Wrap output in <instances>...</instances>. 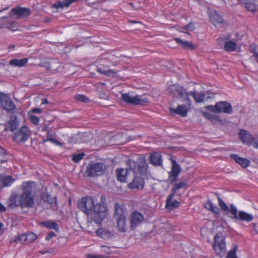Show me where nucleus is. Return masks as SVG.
Segmentation results:
<instances>
[{
	"mask_svg": "<svg viewBox=\"0 0 258 258\" xmlns=\"http://www.w3.org/2000/svg\"><path fill=\"white\" fill-rule=\"evenodd\" d=\"M34 182L24 181L21 186L23 192L19 196L17 193L12 194L6 204L10 209L20 207L22 208H31L34 206V197L32 196V185Z\"/></svg>",
	"mask_w": 258,
	"mask_h": 258,
	"instance_id": "f257e3e1",
	"label": "nucleus"
},
{
	"mask_svg": "<svg viewBox=\"0 0 258 258\" xmlns=\"http://www.w3.org/2000/svg\"><path fill=\"white\" fill-rule=\"evenodd\" d=\"M78 208L87 216L91 215V219L96 223H100L105 216V207L99 203L95 204L92 197H83L78 202Z\"/></svg>",
	"mask_w": 258,
	"mask_h": 258,
	"instance_id": "f03ea898",
	"label": "nucleus"
},
{
	"mask_svg": "<svg viewBox=\"0 0 258 258\" xmlns=\"http://www.w3.org/2000/svg\"><path fill=\"white\" fill-rule=\"evenodd\" d=\"M128 168L126 169L117 168L116 170L117 180L121 182H126L129 174L139 172L141 175H146L147 173L148 164L145 160L135 162L132 160L127 161Z\"/></svg>",
	"mask_w": 258,
	"mask_h": 258,
	"instance_id": "7ed1b4c3",
	"label": "nucleus"
},
{
	"mask_svg": "<svg viewBox=\"0 0 258 258\" xmlns=\"http://www.w3.org/2000/svg\"><path fill=\"white\" fill-rule=\"evenodd\" d=\"M218 202L221 210L235 221H241L250 222L253 219V217L251 214L244 211H238L233 204H231L229 207L219 197H218Z\"/></svg>",
	"mask_w": 258,
	"mask_h": 258,
	"instance_id": "20e7f679",
	"label": "nucleus"
},
{
	"mask_svg": "<svg viewBox=\"0 0 258 258\" xmlns=\"http://www.w3.org/2000/svg\"><path fill=\"white\" fill-rule=\"evenodd\" d=\"M120 99L122 101L130 105H146L149 103V100L146 97H143L141 96L137 95L132 96L130 93H122Z\"/></svg>",
	"mask_w": 258,
	"mask_h": 258,
	"instance_id": "39448f33",
	"label": "nucleus"
},
{
	"mask_svg": "<svg viewBox=\"0 0 258 258\" xmlns=\"http://www.w3.org/2000/svg\"><path fill=\"white\" fill-rule=\"evenodd\" d=\"M205 108L216 113L231 114L232 112V107L231 104L225 101L218 102L215 105H207L205 107Z\"/></svg>",
	"mask_w": 258,
	"mask_h": 258,
	"instance_id": "423d86ee",
	"label": "nucleus"
},
{
	"mask_svg": "<svg viewBox=\"0 0 258 258\" xmlns=\"http://www.w3.org/2000/svg\"><path fill=\"white\" fill-rule=\"evenodd\" d=\"M105 165L102 163L89 164L86 169V173L89 177H97L104 174Z\"/></svg>",
	"mask_w": 258,
	"mask_h": 258,
	"instance_id": "0eeeda50",
	"label": "nucleus"
},
{
	"mask_svg": "<svg viewBox=\"0 0 258 258\" xmlns=\"http://www.w3.org/2000/svg\"><path fill=\"white\" fill-rule=\"evenodd\" d=\"M213 249L217 255L223 256L226 252V246L223 237L216 235L214 237Z\"/></svg>",
	"mask_w": 258,
	"mask_h": 258,
	"instance_id": "6e6552de",
	"label": "nucleus"
},
{
	"mask_svg": "<svg viewBox=\"0 0 258 258\" xmlns=\"http://www.w3.org/2000/svg\"><path fill=\"white\" fill-rule=\"evenodd\" d=\"M168 91L174 96H177L179 97H184L186 100L189 102V105H190V101L189 98V93L186 91L182 86L178 85H172L168 88Z\"/></svg>",
	"mask_w": 258,
	"mask_h": 258,
	"instance_id": "1a4fd4ad",
	"label": "nucleus"
},
{
	"mask_svg": "<svg viewBox=\"0 0 258 258\" xmlns=\"http://www.w3.org/2000/svg\"><path fill=\"white\" fill-rule=\"evenodd\" d=\"M30 132L29 129L26 125H23L15 133L13 136V139L17 143L25 142L28 140L30 137Z\"/></svg>",
	"mask_w": 258,
	"mask_h": 258,
	"instance_id": "9d476101",
	"label": "nucleus"
},
{
	"mask_svg": "<svg viewBox=\"0 0 258 258\" xmlns=\"http://www.w3.org/2000/svg\"><path fill=\"white\" fill-rule=\"evenodd\" d=\"M171 171L168 172V179L170 181V184H173L177 181L181 171V168L180 165L174 160H171Z\"/></svg>",
	"mask_w": 258,
	"mask_h": 258,
	"instance_id": "9b49d317",
	"label": "nucleus"
},
{
	"mask_svg": "<svg viewBox=\"0 0 258 258\" xmlns=\"http://www.w3.org/2000/svg\"><path fill=\"white\" fill-rule=\"evenodd\" d=\"M133 173L134 174V179L132 182L128 184V187L132 189H142L145 185V181L142 177L143 175H141L138 172Z\"/></svg>",
	"mask_w": 258,
	"mask_h": 258,
	"instance_id": "f8f14e48",
	"label": "nucleus"
},
{
	"mask_svg": "<svg viewBox=\"0 0 258 258\" xmlns=\"http://www.w3.org/2000/svg\"><path fill=\"white\" fill-rule=\"evenodd\" d=\"M144 220L143 215L137 211H134L131 214L130 219L131 228L135 229Z\"/></svg>",
	"mask_w": 258,
	"mask_h": 258,
	"instance_id": "ddd939ff",
	"label": "nucleus"
},
{
	"mask_svg": "<svg viewBox=\"0 0 258 258\" xmlns=\"http://www.w3.org/2000/svg\"><path fill=\"white\" fill-rule=\"evenodd\" d=\"M239 4L249 12H258V0H238Z\"/></svg>",
	"mask_w": 258,
	"mask_h": 258,
	"instance_id": "4468645a",
	"label": "nucleus"
},
{
	"mask_svg": "<svg viewBox=\"0 0 258 258\" xmlns=\"http://www.w3.org/2000/svg\"><path fill=\"white\" fill-rule=\"evenodd\" d=\"M239 137L241 141L247 145H252L255 141V138L251 134L243 129L240 130Z\"/></svg>",
	"mask_w": 258,
	"mask_h": 258,
	"instance_id": "2eb2a0df",
	"label": "nucleus"
},
{
	"mask_svg": "<svg viewBox=\"0 0 258 258\" xmlns=\"http://www.w3.org/2000/svg\"><path fill=\"white\" fill-rule=\"evenodd\" d=\"M37 236L33 232L21 234L19 236V241L23 244H28L34 241Z\"/></svg>",
	"mask_w": 258,
	"mask_h": 258,
	"instance_id": "dca6fc26",
	"label": "nucleus"
},
{
	"mask_svg": "<svg viewBox=\"0 0 258 258\" xmlns=\"http://www.w3.org/2000/svg\"><path fill=\"white\" fill-rule=\"evenodd\" d=\"M56 137V133L53 130L50 129L47 132V138L43 139L42 141V144H44L47 142H50L56 146H61V143L57 140L54 139Z\"/></svg>",
	"mask_w": 258,
	"mask_h": 258,
	"instance_id": "f3484780",
	"label": "nucleus"
},
{
	"mask_svg": "<svg viewBox=\"0 0 258 258\" xmlns=\"http://www.w3.org/2000/svg\"><path fill=\"white\" fill-rule=\"evenodd\" d=\"M230 157L232 159L234 160L237 164H239L243 168L247 167L250 165V161L247 158L240 157L235 154H231Z\"/></svg>",
	"mask_w": 258,
	"mask_h": 258,
	"instance_id": "a211bd4d",
	"label": "nucleus"
},
{
	"mask_svg": "<svg viewBox=\"0 0 258 258\" xmlns=\"http://www.w3.org/2000/svg\"><path fill=\"white\" fill-rule=\"evenodd\" d=\"M11 12L19 18L27 17L31 14V11L29 8L23 7L13 8Z\"/></svg>",
	"mask_w": 258,
	"mask_h": 258,
	"instance_id": "6ab92c4d",
	"label": "nucleus"
},
{
	"mask_svg": "<svg viewBox=\"0 0 258 258\" xmlns=\"http://www.w3.org/2000/svg\"><path fill=\"white\" fill-rule=\"evenodd\" d=\"M174 195L170 194L167 197L165 202V208L167 209L172 210L175 208H178L180 205V203L177 200L172 201Z\"/></svg>",
	"mask_w": 258,
	"mask_h": 258,
	"instance_id": "aec40b11",
	"label": "nucleus"
},
{
	"mask_svg": "<svg viewBox=\"0 0 258 258\" xmlns=\"http://www.w3.org/2000/svg\"><path fill=\"white\" fill-rule=\"evenodd\" d=\"M209 20L214 25L221 24L223 22L222 17L216 11H212L209 15Z\"/></svg>",
	"mask_w": 258,
	"mask_h": 258,
	"instance_id": "412c9836",
	"label": "nucleus"
},
{
	"mask_svg": "<svg viewBox=\"0 0 258 258\" xmlns=\"http://www.w3.org/2000/svg\"><path fill=\"white\" fill-rule=\"evenodd\" d=\"M171 113L176 114L182 117L186 115L187 113V109L185 105H179L176 108H169Z\"/></svg>",
	"mask_w": 258,
	"mask_h": 258,
	"instance_id": "4be33fe9",
	"label": "nucleus"
},
{
	"mask_svg": "<svg viewBox=\"0 0 258 258\" xmlns=\"http://www.w3.org/2000/svg\"><path fill=\"white\" fill-rule=\"evenodd\" d=\"M96 235L100 238L105 239H111L114 236L113 234L108 230L99 228L96 231Z\"/></svg>",
	"mask_w": 258,
	"mask_h": 258,
	"instance_id": "5701e85b",
	"label": "nucleus"
},
{
	"mask_svg": "<svg viewBox=\"0 0 258 258\" xmlns=\"http://www.w3.org/2000/svg\"><path fill=\"white\" fill-rule=\"evenodd\" d=\"M126 209L123 205L116 203L114 206V217L119 218L125 217Z\"/></svg>",
	"mask_w": 258,
	"mask_h": 258,
	"instance_id": "b1692460",
	"label": "nucleus"
},
{
	"mask_svg": "<svg viewBox=\"0 0 258 258\" xmlns=\"http://www.w3.org/2000/svg\"><path fill=\"white\" fill-rule=\"evenodd\" d=\"M150 162L155 166H160L162 164V155L160 153L155 152L150 156Z\"/></svg>",
	"mask_w": 258,
	"mask_h": 258,
	"instance_id": "393cba45",
	"label": "nucleus"
},
{
	"mask_svg": "<svg viewBox=\"0 0 258 258\" xmlns=\"http://www.w3.org/2000/svg\"><path fill=\"white\" fill-rule=\"evenodd\" d=\"M4 108L8 111L14 112L16 109V105L14 102L9 98L6 97L2 102Z\"/></svg>",
	"mask_w": 258,
	"mask_h": 258,
	"instance_id": "a878e982",
	"label": "nucleus"
},
{
	"mask_svg": "<svg viewBox=\"0 0 258 258\" xmlns=\"http://www.w3.org/2000/svg\"><path fill=\"white\" fill-rule=\"evenodd\" d=\"M15 181V179L10 175H0V182L3 187L11 186Z\"/></svg>",
	"mask_w": 258,
	"mask_h": 258,
	"instance_id": "bb28decb",
	"label": "nucleus"
},
{
	"mask_svg": "<svg viewBox=\"0 0 258 258\" xmlns=\"http://www.w3.org/2000/svg\"><path fill=\"white\" fill-rule=\"evenodd\" d=\"M205 208L212 212L215 216H219L220 214L219 209L214 205L211 201L208 200L205 204Z\"/></svg>",
	"mask_w": 258,
	"mask_h": 258,
	"instance_id": "cd10ccee",
	"label": "nucleus"
},
{
	"mask_svg": "<svg viewBox=\"0 0 258 258\" xmlns=\"http://www.w3.org/2000/svg\"><path fill=\"white\" fill-rule=\"evenodd\" d=\"M126 217H122L117 218V227L118 231L121 232H124L126 231L127 227L126 225Z\"/></svg>",
	"mask_w": 258,
	"mask_h": 258,
	"instance_id": "c85d7f7f",
	"label": "nucleus"
},
{
	"mask_svg": "<svg viewBox=\"0 0 258 258\" xmlns=\"http://www.w3.org/2000/svg\"><path fill=\"white\" fill-rule=\"evenodd\" d=\"M203 115L206 118L210 120L213 123L216 124L222 122V119L219 116L211 114V113L204 112Z\"/></svg>",
	"mask_w": 258,
	"mask_h": 258,
	"instance_id": "c756f323",
	"label": "nucleus"
},
{
	"mask_svg": "<svg viewBox=\"0 0 258 258\" xmlns=\"http://www.w3.org/2000/svg\"><path fill=\"white\" fill-rule=\"evenodd\" d=\"M174 39L177 44H180L183 48L194 50L196 48L195 46L190 42L182 40L179 38H175Z\"/></svg>",
	"mask_w": 258,
	"mask_h": 258,
	"instance_id": "7c9ffc66",
	"label": "nucleus"
},
{
	"mask_svg": "<svg viewBox=\"0 0 258 258\" xmlns=\"http://www.w3.org/2000/svg\"><path fill=\"white\" fill-rule=\"evenodd\" d=\"M189 96H191L195 101L197 103H200L204 101L205 98V95L204 93L202 92H198L196 93L195 91H191L189 93Z\"/></svg>",
	"mask_w": 258,
	"mask_h": 258,
	"instance_id": "2f4dec72",
	"label": "nucleus"
},
{
	"mask_svg": "<svg viewBox=\"0 0 258 258\" xmlns=\"http://www.w3.org/2000/svg\"><path fill=\"white\" fill-rule=\"evenodd\" d=\"M41 225L47 228L50 229H54L56 231H58L59 229V227L58 224L53 221H46L41 223Z\"/></svg>",
	"mask_w": 258,
	"mask_h": 258,
	"instance_id": "473e14b6",
	"label": "nucleus"
},
{
	"mask_svg": "<svg viewBox=\"0 0 258 258\" xmlns=\"http://www.w3.org/2000/svg\"><path fill=\"white\" fill-rule=\"evenodd\" d=\"M237 44L235 42L229 40L225 42L224 45V49L227 52H231L236 50Z\"/></svg>",
	"mask_w": 258,
	"mask_h": 258,
	"instance_id": "72a5a7b5",
	"label": "nucleus"
},
{
	"mask_svg": "<svg viewBox=\"0 0 258 258\" xmlns=\"http://www.w3.org/2000/svg\"><path fill=\"white\" fill-rule=\"evenodd\" d=\"M28 61V59L27 58H24L21 59H13L10 60V63L12 66L22 67L25 66Z\"/></svg>",
	"mask_w": 258,
	"mask_h": 258,
	"instance_id": "f704fd0d",
	"label": "nucleus"
},
{
	"mask_svg": "<svg viewBox=\"0 0 258 258\" xmlns=\"http://www.w3.org/2000/svg\"><path fill=\"white\" fill-rule=\"evenodd\" d=\"M78 0H64L62 2H58L53 5L57 9L68 7L71 4L77 2Z\"/></svg>",
	"mask_w": 258,
	"mask_h": 258,
	"instance_id": "c9c22d12",
	"label": "nucleus"
},
{
	"mask_svg": "<svg viewBox=\"0 0 258 258\" xmlns=\"http://www.w3.org/2000/svg\"><path fill=\"white\" fill-rule=\"evenodd\" d=\"M186 186V183L185 181H182L178 183H175L173 184L171 188V194L175 195L176 192L181 188H185Z\"/></svg>",
	"mask_w": 258,
	"mask_h": 258,
	"instance_id": "e433bc0d",
	"label": "nucleus"
},
{
	"mask_svg": "<svg viewBox=\"0 0 258 258\" xmlns=\"http://www.w3.org/2000/svg\"><path fill=\"white\" fill-rule=\"evenodd\" d=\"M10 129L12 131L16 130L18 126L19 122L16 116H12L9 121Z\"/></svg>",
	"mask_w": 258,
	"mask_h": 258,
	"instance_id": "4c0bfd02",
	"label": "nucleus"
},
{
	"mask_svg": "<svg viewBox=\"0 0 258 258\" xmlns=\"http://www.w3.org/2000/svg\"><path fill=\"white\" fill-rule=\"evenodd\" d=\"M85 154L84 153H79L76 155H75L73 157V161L76 163L79 162L81 161L84 157Z\"/></svg>",
	"mask_w": 258,
	"mask_h": 258,
	"instance_id": "58836bf2",
	"label": "nucleus"
},
{
	"mask_svg": "<svg viewBox=\"0 0 258 258\" xmlns=\"http://www.w3.org/2000/svg\"><path fill=\"white\" fill-rule=\"evenodd\" d=\"M29 119L32 123L35 125H37L40 122V118L39 117L35 115H31L29 116Z\"/></svg>",
	"mask_w": 258,
	"mask_h": 258,
	"instance_id": "ea45409f",
	"label": "nucleus"
},
{
	"mask_svg": "<svg viewBox=\"0 0 258 258\" xmlns=\"http://www.w3.org/2000/svg\"><path fill=\"white\" fill-rule=\"evenodd\" d=\"M76 99L79 101L82 102H87L88 101L89 99L84 95H77L76 96Z\"/></svg>",
	"mask_w": 258,
	"mask_h": 258,
	"instance_id": "a19ab883",
	"label": "nucleus"
},
{
	"mask_svg": "<svg viewBox=\"0 0 258 258\" xmlns=\"http://www.w3.org/2000/svg\"><path fill=\"white\" fill-rule=\"evenodd\" d=\"M236 248H234L230 250L227 253V258H236Z\"/></svg>",
	"mask_w": 258,
	"mask_h": 258,
	"instance_id": "79ce46f5",
	"label": "nucleus"
},
{
	"mask_svg": "<svg viewBox=\"0 0 258 258\" xmlns=\"http://www.w3.org/2000/svg\"><path fill=\"white\" fill-rule=\"evenodd\" d=\"M47 202L50 204L51 206H53V205L56 206V197H54L53 198H51V196H49V198H48V200H47Z\"/></svg>",
	"mask_w": 258,
	"mask_h": 258,
	"instance_id": "37998d69",
	"label": "nucleus"
},
{
	"mask_svg": "<svg viewBox=\"0 0 258 258\" xmlns=\"http://www.w3.org/2000/svg\"><path fill=\"white\" fill-rule=\"evenodd\" d=\"M194 29V24L192 23H189L187 25L183 27V29L185 30H193Z\"/></svg>",
	"mask_w": 258,
	"mask_h": 258,
	"instance_id": "c03bdc74",
	"label": "nucleus"
},
{
	"mask_svg": "<svg viewBox=\"0 0 258 258\" xmlns=\"http://www.w3.org/2000/svg\"><path fill=\"white\" fill-rule=\"evenodd\" d=\"M56 236V234L53 232L51 231L49 232L46 237V240L49 241L52 237Z\"/></svg>",
	"mask_w": 258,
	"mask_h": 258,
	"instance_id": "a18cd8bd",
	"label": "nucleus"
},
{
	"mask_svg": "<svg viewBox=\"0 0 258 258\" xmlns=\"http://www.w3.org/2000/svg\"><path fill=\"white\" fill-rule=\"evenodd\" d=\"M49 196L50 195L48 193L44 192L41 195V199L45 202H47V200L49 198Z\"/></svg>",
	"mask_w": 258,
	"mask_h": 258,
	"instance_id": "49530a36",
	"label": "nucleus"
},
{
	"mask_svg": "<svg viewBox=\"0 0 258 258\" xmlns=\"http://www.w3.org/2000/svg\"><path fill=\"white\" fill-rule=\"evenodd\" d=\"M103 73L107 76H110L115 74V72H114L112 70L110 69L107 71H104Z\"/></svg>",
	"mask_w": 258,
	"mask_h": 258,
	"instance_id": "de8ad7c7",
	"label": "nucleus"
},
{
	"mask_svg": "<svg viewBox=\"0 0 258 258\" xmlns=\"http://www.w3.org/2000/svg\"><path fill=\"white\" fill-rule=\"evenodd\" d=\"M41 109L39 108H33L31 110L32 113H40L41 112Z\"/></svg>",
	"mask_w": 258,
	"mask_h": 258,
	"instance_id": "09e8293b",
	"label": "nucleus"
},
{
	"mask_svg": "<svg viewBox=\"0 0 258 258\" xmlns=\"http://www.w3.org/2000/svg\"><path fill=\"white\" fill-rule=\"evenodd\" d=\"M101 248H102V250L104 252H105L107 253H110V248L109 247L105 246V245H102L101 246Z\"/></svg>",
	"mask_w": 258,
	"mask_h": 258,
	"instance_id": "8fccbe9b",
	"label": "nucleus"
},
{
	"mask_svg": "<svg viewBox=\"0 0 258 258\" xmlns=\"http://www.w3.org/2000/svg\"><path fill=\"white\" fill-rule=\"evenodd\" d=\"M87 258H107V257H105L96 255H94V254H91L87 255Z\"/></svg>",
	"mask_w": 258,
	"mask_h": 258,
	"instance_id": "3c124183",
	"label": "nucleus"
},
{
	"mask_svg": "<svg viewBox=\"0 0 258 258\" xmlns=\"http://www.w3.org/2000/svg\"><path fill=\"white\" fill-rule=\"evenodd\" d=\"M7 210L6 207L0 202V212H4Z\"/></svg>",
	"mask_w": 258,
	"mask_h": 258,
	"instance_id": "603ef678",
	"label": "nucleus"
},
{
	"mask_svg": "<svg viewBox=\"0 0 258 258\" xmlns=\"http://www.w3.org/2000/svg\"><path fill=\"white\" fill-rule=\"evenodd\" d=\"M41 130L42 132H45V131L47 132V131L48 130V126L46 124H44V125H42V126L41 127Z\"/></svg>",
	"mask_w": 258,
	"mask_h": 258,
	"instance_id": "864d4df0",
	"label": "nucleus"
},
{
	"mask_svg": "<svg viewBox=\"0 0 258 258\" xmlns=\"http://www.w3.org/2000/svg\"><path fill=\"white\" fill-rule=\"evenodd\" d=\"M0 154H1V155L6 154L5 150L4 148H2L1 146H0Z\"/></svg>",
	"mask_w": 258,
	"mask_h": 258,
	"instance_id": "5fc2aeb1",
	"label": "nucleus"
},
{
	"mask_svg": "<svg viewBox=\"0 0 258 258\" xmlns=\"http://www.w3.org/2000/svg\"><path fill=\"white\" fill-rule=\"evenodd\" d=\"M3 226H4L3 224L0 222V236L3 234L2 228H3Z\"/></svg>",
	"mask_w": 258,
	"mask_h": 258,
	"instance_id": "6e6d98bb",
	"label": "nucleus"
},
{
	"mask_svg": "<svg viewBox=\"0 0 258 258\" xmlns=\"http://www.w3.org/2000/svg\"><path fill=\"white\" fill-rule=\"evenodd\" d=\"M19 241V236L17 237V238H15V239H13L11 240V243H12L14 242H17V241Z\"/></svg>",
	"mask_w": 258,
	"mask_h": 258,
	"instance_id": "4d7b16f0",
	"label": "nucleus"
},
{
	"mask_svg": "<svg viewBox=\"0 0 258 258\" xmlns=\"http://www.w3.org/2000/svg\"><path fill=\"white\" fill-rule=\"evenodd\" d=\"M42 104H48V101L47 99H44L42 100Z\"/></svg>",
	"mask_w": 258,
	"mask_h": 258,
	"instance_id": "13d9d810",
	"label": "nucleus"
},
{
	"mask_svg": "<svg viewBox=\"0 0 258 258\" xmlns=\"http://www.w3.org/2000/svg\"><path fill=\"white\" fill-rule=\"evenodd\" d=\"M100 1H97L96 2H94V3H91V4H90V6H93L94 5H95V4H96V3H100Z\"/></svg>",
	"mask_w": 258,
	"mask_h": 258,
	"instance_id": "bf43d9fd",
	"label": "nucleus"
},
{
	"mask_svg": "<svg viewBox=\"0 0 258 258\" xmlns=\"http://www.w3.org/2000/svg\"><path fill=\"white\" fill-rule=\"evenodd\" d=\"M5 19H6L5 17H3V18H0V24H1L3 22H4L5 20Z\"/></svg>",
	"mask_w": 258,
	"mask_h": 258,
	"instance_id": "052dcab7",
	"label": "nucleus"
},
{
	"mask_svg": "<svg viewBox=\"0 0 258 258\" xmlns=\"http://www.w3.org/2000/svg\"><path fill=\"white\" fill-rule=\"evenodd\" d=\"M15 48V45H11L9 46L10 49H14Z\"/></svg>",
	"mask_w": 258,
	"mask_h": 258,
	"instance_id": "680f3d73",
	"label": "nucleus"
},
{
	"mask_svg": "<svg viewBox=\"0 0 258 258\" xmlns=\"http://www.w3.org/2000/svg\"><path fill=\"white\" fill-rule=\"evenodd\" d=\"M131 22L133 23H137L136 22L134 21H132Z\"/></svg>",
	"mask_w": 258,
	"mask_h": 258,
	"instance_id": "e2e57ef3",
	"label": "nucleus"
},
{
	"mask_svg": "<svg viewBox=\"0 0 258 258\" xmlns=\"http://www.w3.org/2000/svg\"><path fill=\"white\" fill-rule=\"evenodd\" d=\"M4 27L0 26V28H3Z\"/></svg>",
	"mask_w": 258,
	"mask_h": 258,
	"instance_id": "0e129e2a",
	"label": "nucleus"
},
{
	"mask_svg": "<svg viewBox=\"0 0 258 258\" xmlns=\"http://www.w3.org/2000/svg\"><path fill=\"white\" fill-rule=\"evenodd\" d=\"M220 39H221V38H218V40H219Z\"/></svg>",
	"mask_w": 258,
	"mask_h": 258,
	"instance_id": "69168bd1",
	"label": "nucleus"
},
{
	"mask_svg": "<svg viewBox=\"0 0 258 258\" xmlns=\"http://www.w3.org/2000/svg\"><path fill=\"white\" fill-rule=\"evenodd\" d=\"M106 0H102V2H105Z\"/></svg>",
	"mask_w": 258,
	"mask_h": 258,
	"instance_id": "338daca9",
	"label": "nucleus"
}]
</instances>
